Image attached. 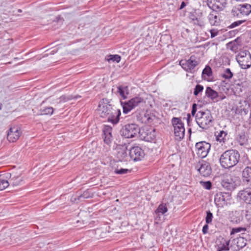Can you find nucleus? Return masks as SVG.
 <instances>
[{"label":"nucleus","mask_w":251,"mask_h":251,"mask_svg":"<svg viewBox=\"0 0 251 251\" xmlns=\"http://www.w3.org/2000/svg\"><path fill=\"white\" fill-rule=\"evenodd\" d=\"M236 60L242 69H247L251 67V54L248 50L240 51L236 55Z\"/></svg>","instance_id":"obj_6"},{"label":"nucleus","mask_w":251,"mask_h":251,"mask_svg":"<svg viewBox=\"0 0 251 251\" xmlns=\"http://www.w3.org/2000/svg\"><path fill=\"white\" fill-rule=\"evenodd\" d=\"M237 197L239 200L247 205H251V186L239 191Z\"/></svg>","instance_id":"obj_15"},{"label":"nucleus","mask_w":251,"mask_h":251,"mask_svg":"<svg viewBox=\"0 0 251 251\" xmlns=\"http://www.w3.org/2000/svg\"><path fill=\"white\" fill-rule=\"evenodd\" d=\"M185 119L186 120L187 123L188 125V114H187V117L185 118Z\"/></svg>","instance_id":"obj_51"},{"label":"nucleus","mask_w":251,"mask_h":251,"mask_svg":"<svg viewBox=\"0 0 251 251\" xmlns=\"http://www.w3.org/2000/svg\"><path fill=\"white\" fill-rule=\"evenodd\" d=\"M172 124L174 128V134L176 140H179L184 136L185 128L183 124L177 118H173Z\"/></svg>","instance_id":"obj_9"},{"label":"nucleus","mask_w":251,"mask_h":251,"mask_svg":"<svg viewBox=\"0 0 251 251\" xmlns=\"http://www.w3.org/2000/svg\"><path fill=\"white\" fill-rule=\"evenodd\" d=\"M245 20H238L232 23L229 26V27L231 28H234L235 27L238 26L241 24H243L245 22Z\"/></svg>","instance_id":"obj_42"},{"label":"nucleus","mask_w":251,"mask_h":251,"mask_svg":"<svg viewBox=\"0 0 251 251\" xmlns=\"http://www.w3.org/2000/svg\"><path fill=\"white\" fill-rule=\"evenodd\" d=\"M196 121L199 126L206 129L212 125V117L209 110L199 111L196 116Z\"/></svg>","instance_id":"obj_3"},{"label":"nucleus","mask_w":251,"mask_h":251,"mask_svg":"<svg viewBox=\"0 0 251 251\" xmlns=\"http://www.w3.org/2000/svg\"><path fill=\"white\" fill-rule=\"evenodd\" d=\"M226 135L227 133L225 131L222 130L216 136V140L220 143H225V138Z\"/></svg>","instance_id":"obj_33"},{"label":"nucleus","mask_w":251,"mask_h":251,"mask_svg":"<svg viewBox=\"0 0 251 251\" xmlns=\"http://www.w3.org/2000/svg\"><path fill=\"white\" fill-rule=\"evenodd\" d=\"M230 218L232 223L238 224L243 220V216L241 211L235 210L230 213Z\"/></svg>","instance_id":"obj_22"},{"label":"nucleus","mask_w":251,"mask_h":251,"mask_svg":"<svg viewBox=\"0 0 251 251\" xmlns=\"http://www.w3.org/2000/svg\"><path fill=\"white\" fill-rule=\"evenodd\" d=\"M192 168L198 171L202 176L204 177H207L211 174V168L209 163L200 159L194 161Z\"/></svg>","instance_id":"obj_5"},{"label":"nucleus","mask_w":251,"mask_h":251,"mask_svg":"<svg viewBox=\"0 0 251 251\" xmlns=\"http://www.w3.org/2000/svg\"><path fill=\"white\" fill-rule=\"evenodd\" d=\"M247 128L243 125H239L235 129V136L237 141L241 146L248 144V138L246 135Z\"/></svg>","instance_id":"obj_10"},{"label":"nucleus","mask_w":251,"mask_h":251,"mask_svg":"<svg viewBox=\"0 0 251 251\" xmlns=\"http://www.w3.org/2000/svg\"><path fill=\"white\" fill-rule=\"evenodd\" d=\"M230 240L219 237L216 244L217 251H228L229 250Z\"/></svg>","instance_id":"obj_19"},{"label":"nucleus","mask_w":251,"mask_h":251,"mask_svg":"<svg viewBox=\"0 0 251 251\" xmlns=\"http://www.w3.org/2000/svg\"><path fill=\"white\" fill-rule=\"evenodd\" d=\"M213 219V214L209 210L206 211V216L205 217V222L207 224H209L212 223Z\"/></svg>","instance_id":"obj_40"},{"label":"nucleus","mask_w":251,"mask_h":251,"mask_svg":"<svg viewBox=\"0 0 251 251\" xmlns=\"http://www.w3.org/2000/svg\"><path fill=\"white\" fill-rule=\"evenodd\" d=\"M196 111H197V104H193V106H192V111H191L192 115L194 116Z\"/></svg>","instance_id":"obj_46"},{"label":"nucleus","mask_w":251,"mask_h":251,"mask_svg":"<svg viewBox=\"0 0 251 251\" xmlns=\"http://www.w3.org/2000/svg\"><path fill=\"white\" fill-rule=\"evenodd\" d=\"M218 13L217 11H213L211 12L208 15V18L210 24L212 25H216L218 24Z\"/></svg>","instance_id":"obj_27"},{"label":"nucleus","mask_w":251,"mask_h":251,"mask_svg":"<svg viewBox=\"0 0 251 251\" xmlns=\"http://www.w3.org/2000/svg\"><path fill=\"white\" fill-rule=\"evenodd\" d=\"M248 100H249V101H250L251 102V94L250 95V96L248 97Z\"/></svg>","instance_id":"obj_52"},{"label":"nucleus","mask_w":251,"mask_h":251,"mask_svg":"<svg viewBox=\"0 0 251 251\" xmlns=\"http://www.w3.org/2000/svg\"><path fill=\"white\" fill-rule=\"evenodd\" d=\"M223 188L227 191H233L236 188L235 177L231 175H225L221 182Z\"/></svg>","instance_id":"obj_13"},{"label":"nucleus","mask_w":251,"mask_h":251,"mask_svg":"<svg viewBox=\"0 0 251 251\" xmlns=\"http://www.w3.org/2000/svg\"><path fill=\"white\" fill-rule=\"evenodd\" d=\"M196 151L199 157H205L211 149V145L205 141L197 143L195 145Z\"/></svg>","instance_id":"obj_11"},{"label":"nucleus","mask_w":251,"mask_h":251,"mask_svg":"<svg viewBox=\"0 0 251 251\" xmlns=\"http://www.w3.org/2000/svg\"><path fill=\"white\" fill-rule=\"evenodd\" d=\"M120 132L122 136L126 138H132L140 133V128L136 124H127L123 127Z\"/></svg>","instance_id":"obj_7"},{"label":"nucleus","mask_w":251,"mask_h":251,"mask_svg":"<svg viewBox=\"0 0 251 251\" xmlns=\"http://www.w3.org/2000/svg\"><path fill=\"white\" fill-rule=\"evenodd\" d=\"M244 241H246V240H245L244 238H241L239 239L238 242V244L239 243V242H240V241H241L242 243H243V245H241V248H242V247H243L246 246V242H244Z\"/></svg>","instance_id":"obj_49"},{"label":"nucleus","mask_w":251,"mask_h":251,"mask_svg":"<svg viewBox=\"0 0 251 251\" xmlns=\"http://www.w3.org/2000/svg\"><path fill=\"white\" fill-rule=\"evenodd\" d=\"M40 115H52L53 113V108L52 107H46L40 110Z\"/></svg>","instance_id":"obj_32"},{"label":"nucleus","mask_w":251,"mask_h":251,"mask_svg":"<svg viewBox=\"0 0 251 251\" xmlns=\"http://www.w3.org/2000/svg\"><path fill=\"white\" fill-rule=\"evenodd\" d=\"M208 6L213 11L222 10L226 4V0H207Z\"/></svg>","instance_id":"obj_16"},{"label":"nucleus","mask_w":251,"mask_h":251,"mask_svg":"<svg viewBox=\"0 0 251 251\" xmlns=\"http://www.w3.org/2000/svg\"><path fill=\"white\" fill-rule=\"evenodd\" d=\"M179 65L181 67L186 71H188V60L184 59H182L179 61Z\"/></svg>","instance_id":"obj_36"},{"label":"nucleus","mask_w":251,"mask_h":251,"mask_svg":"<svg viewBox=\"0 0 251 251\" xmlns=\"http://www.w3.org/2000/svg\"><path fill=\"white\" fill-rule=\"evenodd\" d=\"M208 224H206L202 227V231L203 233L204 234L207 233V231H208Z\"/></svg>","instance_id":"obj_47"},{"label":"nucleus","mask_w":251,"mask_h":251,"mask_svg":"<svg viewBox=\"0 0 251 251\" xmlns=\"http://www.w3.org/2000/svg\"><path fill=\"white\" fill-rule=\"evenodd\" d=\"M203 90V86L200 84H197L194 89V95L195 96H198L200 93L202 92Z\"/></svg>","instance_id":"obj_39"},{"label":"nucleus","mask_w":251,"mask_h":251,"mask_svg":"<svg viewBox=\"0 0 251 251\" xmlns=\"http://www.w3.org/2000/svg\"><path fill=\"white\" fill-rule=\"evenodd\" d=\"M73 99L72 96L66 97L65 96H62L57 99L56 103H59L62 102H66Z\"/></svg>","instance_id":"obj_37"},{"label":"nucleus","mask_w":251,"mask_h":251,"mask_svg":"<svg viewBox=\"0 0 251 251\" xmlns=\"http://www.w3.org/2000/svg\"><path fill=\"white\" fill-rule=\"evenodd\" d=\"M189 139H190V136H191V130L190 128H189Z\"/></svg>","instance_id":"obj_53"},{"label":"nucleus","mask_w":251,"mask_h":251,"mask_svg":"<svg viewBox=\"0 0 251 251\" xmlns=\"http://www.w3.org/2000/svg\"><path fill=\"white\" fill-rule=\"evenodd\" d=\"M243 88V87L241 84L239 83H235L233 85V89L235 93L239 94L240 92H242Z\"/></svg>","instance_id":"obj_38"},{"label":"nucleus","mask_w":251,"mask_h":251,"mask_svg":"<svg viewBox=\"0 0 251 251\" xmlns=\"http://www.w3.org/2000/svg\"><path fill=\"white\" fill-rule=\"evenodd\" d=\"M251 13V4L247 3L239 4L234 6L231 11L232 17L241 18L249 16Z\"/></svg>","instance_id":"obj_4"},{"label":"nucleus","mask_w":251,"mask_h":251,"mask_svg":"<svg viewBox=\"0 0 251 251\" xmlns=\"http://www.w3.org/2000/svg\"><path fill=\"white\" fill-rule=\"evenodd\" d=\"M117 92L123 99H126L129 94L128 88L126 86L120 85L117 87Z\"/></svg>","instance_id":"obj_25"},{"label":"nucleus","mask_w":251,"mask_h":251,"mask_svg":"<svg viewBox=\"0 0 251 251\" xmlns=\"http://www.w3.org/2000/svg\"><path fill=\"white\" fill-rule=\"evenodd\" d=\"M185 6H186V4H185V2L183 1L181 4V5L180 6V9H181L183 8Z\"/></svg>","instance_id":"obj_50"},{"label":"nucleus","mask_w":251,"mask_h":251,"mask_svg":"<svg viewBox=\"0 0 251 251\" xmlns=\"http://www.w3.org/2000/svg\"><path fill=\"white\" fill-rule=\"evenodd\" d=\"M128 171V170L127 169H116L115 170V173L117 174H126Z\"/></svg>","instance_id":"obj_44"},{"label":"nucleus","mask_w":251,"mask_h":251,"mask_svg":"<svg viewBox=\"0 0 251 251\" xmlns=\"http://www.w3.org/2000/svg\"><path fill=\"white\" fill-rule=\"evenodd\" d=\"M201 77L203 80L207 81L212 80L213 73L212 69L209 66L207 65L204 68L202 72Z\"/></svg>","instance_id":"obj_23"},{"label":"nucleus","mask_w":251,"mask_h":251,"mask_svg":"<svg viewBox=\"0 0 251 251\" xmlns=\"http://www.w3.org/2000/svg\"><path fill=\"white\" fill-rule=\"evenodd\" d=\"M233 75V74L229 68H226L224 70L223 73L221 74L222 77L226 79L231 78Z\"/></svg>","instance_id":"obj_31"},{"label":"nucleus","mask_w":251,"mask_h":251,"mask_svg":"<svg viewBox=\"0 0 251 251\" xmlns=\"http://www.w3.org/2000/svg\"><path fill=\"white\" fill-rule=\"evenodd\" d=\"M205 96L212 100H215L218 97V93L211 87H207L205 90Z\"/></svg>","instance_id":"obj_26"},{"label":"nucleus","mask_w":251,"mask_h":251,"mask_svg":"<svg viewBox=\"0 0 251 251\" xmlns=\"http://www.w3.org/2000/svg\"><path fill=\"white\" fill-rule=\"evenodd\" d=\"M19 12H21V11H22V10H20V9H19Z\"/></svg>","instance_id":"obj_55"},{"label":"nucleus","mask_w":251,"mask_h":251,"mask_svg":"<svg viewBox=\"0 0 251 251\" xmlns=\"http://www.w3.org/2000/svg\"><path fill=\"white\" fill-rule=\"evenodd\" d=\"M247 230L246 227H235L232 228L231 229V231L230 232V235L231 236H233L236 233L241 232H245Z\"/></svg>","instance_id":"obj_34"},{"label":"nucleus","mask_w":251,"mask_h":251,"mask_svg":"<svg viewBox=\"0 0 251 251\" xmlns=\"http://www.w3.org/2000/svg\"><path fill=\"white\" fill-rule=\"evenodd\" d=\"M141 138L147 142H152L156 137V132L155 129L152 127H146L140 130Z\"/></svg>","instance_id":"obj_14"},{"label":"nucleus","mask_w":251,"mask_h":251,"mask_svg":"<svg viewBox=\"0 0 251 251\" xmlns=\"http://www.w3.org/2000/svg\"><path fill=\"white\" fill-rule=\"evenodd\" d=\"M143 101L144 99L139 97H135L126 101H121V105L123 106L124 113H128Z\"/></svg>","instance_id":"obj_8"},{"label":"nucleus","mask_w":251,"mask_h":251,"mask_svg":"<svg viewBox=\"0 0 251 251\" xmlns=\"http://www.w3.org/2000/svg\"><path fill=\"white\" fill-rule=\"evenodd\" d=\"M239 152L235 150L225 151L220 156V163L224 168H230L236 165L240 159Z\"/></svg>","instance_id":"obj_2"},{"label":"nucleus","mask_w":251,"mask_h":251,"mask_svg":"<svg viewBox=\"0 0 251 251\" xmlns=\"http://www.w3.org/2000/svg\"><path fill=\"white\" fill-rule=\"evenodd\" d=\"M168 211V208L166 204H160L157 208L155 210L156 214L159 215L161 214L162 215L164 214Z\"/></svg>","instance_id":"obj_30"},{"label":"nucleus","mask_w":251,"mask_h":251,"mask_svg":"<svg viewBox=\"0 0 251 251\" xmlns=\"http://www.w3.org/2000/svg\"><path fill=\"white\" fill-rule=\"evenodd\" d=\"M108 61H115L117 63L119 62L121 60V56L119 55H110L109 58L107 59Z\"/></svg>","instance_id":"obj_41"},{"label":"nucleus","mask_w":251,"mask_h":251,"mask_svg":"<svg viewBox=\"0 0 251 251\" xmlns=\"http://www.w3.org/2000/svg\"><path fill=\"white\" fill-rule=\"evenodd\" d=\"M116 156L120 161H127V149L125 146H119L117 148Z\"/></svg>","instance_id":"obj_21"},{"label":"nucleus","mask_w":251,"mask_h":251,"mask_svg":"<svg viewBox=\"0 0 251 251\" xmlns=\"http://www.w3.org/2000/svg\"><path fill=\"white\" fill-rule=\"evenodd\" d=\"M211 37L214 38L218 34V32L214 29L210 30Z\"/></svg>","instance_id":"obj_48"},{"label":"nucleus","mask_w":251,"mask_h":251,"mask_svg":"<svg viewBox=\"0 0 251 251\" xmlns=\"http://www.w3.org/2000/svg\"><path fill=\"white\" fill-rule=\"evenodd\" d=\"M2 108V104L0 103V110Z\"/></svg>","instance_id":"obj_54"},{"label":"nucleus","mask_w":251,"mask_h":251,"mask_svg":"<svg viewBox=\"0 0 251 251\" xmlns=\"http://www.w3.org/2000/svg\"><path fill=\"white\" fill-rule=\"evenodd\" d=\"M200 183L201 186L204 189L207 190H210L212 187V183L210 181H200Z\"/></svg>","instance_id":"obj_35"},{"label":"nucleus","mask_w":251,"mask_h":251,"mask_svg":"<svg viewBox=\"0 0 251 251\" xmlns=\"http://www.w3.org/2000/svg\"><path fill=\"white\" fill-rule=\"evenodd\" d=\"M200 60L195 56H191L189 58V71L192 72V70L194 69L199 63Z\"/></svg>","instance_id":"obj_29"},{"label":"nucleus","mask_w":251,"mask_h":251,"mask_svg":"<svg viewBox=\"0 0 251 251\" xmlns=\"http://www.w3.org/2000/svg\"><path fill=\"white\" fill-rule=\"evenodd\" d=\"M144 155L143 150L139 147H133L129 150V155L134 161L141 160Z\"/></svg>","instance_id":"obj_18"},{"label":"nucleus","mask_w":251,"mask_h":251,"mask_svg":"<svg viewBox=\"0 0 251 251\" xmlns=\"http://www.w3.org/2000/svg\"><path fill=\"white\" fill-rule=\"evenodd\" d=\"M112 128L109 126H105L103 128V138L104 143L109 146L113 140L112 135Z\"/></svg>","instance_id":"obj_20"},{"label":"nucleus","mask_w":251,"mask_h":251,"mask_svg":"<svg viewBox=\"0 0 251 251\" xmlns=\"http://www.w3.org/2000/svg\"><path fill=\"white\" fill-rule=\"evenodd\" d=\"M22 134L21 128L18 126L11 127L7 133V139L11 142H16Z\"/></svg>","instance_id":"obj_17"},{"label":"nucleus","mask_w":251,"mask_h":251,"mask_svg":"<svg viewBox=\"0 0 251 251\" xmlns=\"http://www.w3.org/2000/svg\"><path fill=\"white\" fill-rule=\"evenodd\" d=\"M21 180V178L19 177H17L15 180H13L12 182V180H10V183H11L13 186H17L19 185L20 182Z\"/></svg>","instance_id":"obj_45"},{"label":"nucleus","mask_w":251,"mask_h":251,"mask_svg":"<svg viewBox=\"0 0 251 251\" xmlns=\"http://www.w3.org/2000/svg\"><path fill=\"white\" fill-rule=\"evenodd\" d=\"M242 176L244 181H251V167H246L243 171Z\"/></svg>","instance_id":"obj_28"},{"label":"nucleus","mask_w":251,"mask_h":251,"mask_svg":"<svg viewBox=\"0 0 251 251\" xmlns=\"http://www.w3.org/2000/svg\"><path fill=\"white\" fill-rule=\"evenodd\" d=\"M106 99H102L99 104V111L100 117L107 118V121L113 124H117L119 121L121 111L119 109L114 108L109 104Z\"/></svg>","instance_id":"obj_1"},{"label":"nucleus","mask_w":251,"mask_h":251,"mask_svg":"<svg viewBox=\"0 0 251 251\" xmlns=\"http://www.w3.org/2000/svg\"><path fill=\"white\" fill-rule=\"evenodd\" d=\"M189 23L194 25L202 27L204 25V18L201 13L198 10L189 13Z\"/></svg>","instance_id":"obj_12"},{"label":"nucleus","mask_w":251,"mask_h":251,"mask_svg":"<svg viewBox=\"0 0 251 251\" xmlns=\"http://www.w3.org/2000/svg\"><path fill=\"white\" fill-rule=\"evenodd\" d=\"M240 45V43L239 41V39L237 38L236 39L226 44V48L232 51L236 52L238 50L239 46Z\"/></svg>","instance_id":"obj_24"},{"label":"nucleus","mask_w":251,"mask_h":251,"mask_svg":"<svg viewBox=\"0 0 251 251\" xmlns=\"http://www.w3.org/2000/svg\"><path fill=\"white\" fill-rule=\"evenodd\" d=\"M245 217L248 220L251 219V207H246L245 210Z\"/></svg>","instance_id":"obj_43"}]
</instances>
